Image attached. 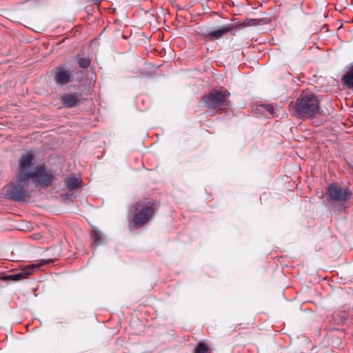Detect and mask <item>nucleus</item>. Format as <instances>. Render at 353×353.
Instances as JSON below:
<instances>
[{
	"mask_svg": "<svg viewBox=\"0 0 353 353\" xmlns=\"http://www.w3.org/2000/svg\"><path fill=\"white\" fill-rule=\"evenodd\" d=\"M159 208L157 202L152 199L143 198L135 202L130 210V224L139 229L149 223Z\"/></svg>",
	"mask_w": 353,
	"mask_h": 353,
	"instance_id": "nucleus-1",
	"label": "nucleus"
},
{
	"mask_svg": "<svg viewBox=\"0 0 353 353\" xmlns=\"http://www.w3.org/2000/svg\"><path fill=\"white\" fill-rule=\"evenodd\" d=\"M319 104L320 101L316 95L303 92L295 101L290 102L289 110L299 119H311L319 112Z\"/></svg>",
	"mask_w": 353,
	"mask_h": 353,
	"instance_id": "nucleus-2",
	"label": "nucleus"
},
{
	"mask_svg": "<svg viewBox=\"0 0 353 353\" xmlns=\"http://www.w3.org/2000/svg\"><path fill=\"white\" fill-rule=\"evenodd\" d=\"M352 196L348 188H343L337 183L330 184L327 188V201L336 211L346 208Z\"/></svg>",
	"mask_w": 353,
	"mask_h": 353,
	"instance_id": "nucleus-3",
	"label": "nucleus"
},
{
	"mask_svg": "<svg viewBox=\"0 0 353 353\" xmlns=\"http://www.w3.org/2000/svg\"><path fill=\"white\" fill-rule=\"evenodd\" d=\"M33 190L24 174H17L16 181L6 187V196L14 201H24Z\"/></svg>",
	"mask_w": 353,
	"mask_h": 353,
	"instance_id": "nucleus-4",
	"label": "nucleus"
},
{
	"mask_svg": "<svg viewBox=\"0 0 353 353\" xmlns=\"http://www.w3.org/2000/svg\"><path fill=\"white\" fill-rule=\"evenodd\" d=\"M230 93L226 90L212 89L208 94L202 97V101L209 109L216 111L225 110L230 106Z\"/></svg>",
	"mask_w": 353,
	"mask_h": 353,
	"instance_id": "nucleus-5",
	"label": "nucleus"
},
{
	"mask_svg": "<svg viewBox=\"0 0 353 353\" xmlns=\"http://www.w3.org/2000/svg\"><path fill=\"white\" fill-rule=\"evenodd\" d=\"M26 176L32 187H37V184L49 187L54 179V176L46 170L44 165L37 166L30 175Z\"/></svg>",
	"mask_w": 353,
	"mask_h": 353,
	"instance_id": "nucleus-6",
	"label": "nucleus"
},
{
	"mask_svg": "<svg viewBox=\"0 0 353 353\" xmlns=\"http://www.w3.org/2000/svg\"><path fill=\"white\" fill-rule=\"evenodd\" d=\"M52 73L54 79L58 85H64L72 81L73 77L70 72L65 70L62 65L54 68Z\"/></svg>",
	"mask_w": 353,
	"mask_h": 353,
	"instance_id": "nucleus-7",
	"label": "nucleus"
},
{
	"mask_svg": "<svg viewBox=\"0 0 353 353\" xmlns=\"http://www.w3.org/2000/svg\"><path fill=\"white\" fill-rule=\"evenodd\" d=\"M82 94L81 92L64 93L61 95L60 101L68 108H74L81 104Z\"/></svg>",
	"mask_w": 353,
	"mask_h": 353,
	"instance_id": "nucleus-8",
	"label": "nucleus"
},
{
	"mask_svg": "<svg viewBox=\"0 0 353 353\" xmlns=\"http://www.w3.org/2000/svg\"><path fill=\"white\" fill-rule=\"evenodd\" d=\"M39 267V264H32L28 266H26L23 269H22L20 272L14 274H11L9 275H6L3 277V280L8 281L11 280L13 281H18L20 280L25 279L28 278L30 274H32L33 270L35 268Z\"/></svg>",
	"mask_w": 353,
	"mask_h": 353,
	"instance_id": "nucleus-9",
	"label": "nucleus"
},
{
	"mask_svg": "<svg viewBox=\"0 0 353 353\" xmlns=\"http://www.w3.org/2000/svg\"><path fill=\"white\" fill-rule=\"evenodd\" d=\"M39 267V264H32L28 266H26L23 269H22L20 272L14 274H11L9 275H6L3 277V280L8 281L11 280L13 281H18L20 280L25 279L28 278L30 274H32L33 270L35 268Z\"/></svg>",
	"mask_w": 353,
	"mask_h": 353,
	"instance_id": "nucleus-10",
	"label": "nucleus"
},
{
	"mask_svg": "<svg viewBox=\"0 0 353 353\" xmlns=\"http://www.w3.org/2000/svg\"><path fill=\"white\" fill-rule=\"evenodd\" d=\"M34 158L32 154L26 153L21 155L19 160V167L17 174H24L25 175H30L32 171L28 169L34 163Z\"/></svg>",
	"mask_w": 353,
	"mask_h": 353,
	"instance_id": "nucleus-11",
	"label": "nucleus"
},
{
	"mask_svg": "<svg viewBox=\"0 0 353 353\" xmlns=\"http://www.w3.org/2000/svg\"><path fill=\"white\" fill-rule=\"evenodd\" d=\"M234 28L233 24H228L227 26L214 31L203 34L205 39L208 40H216L221 38L224 34L231 31Z\"/></svg>",
	"mask_w": 353,
	"mask_h": 353,
	"instance_id": "nucleus-12",
	"label": "nucleus"
},
{
	"mask_svg": "<svg viewBox=\"0 0 353 353\" xmlns=\"http://www.w3.org/2000/svg\"><path fill=\"white\" fill-rule=\"evenodd\" d=\"M341 81L347 88H353V65L342 77Z\"/></svg>",
	"mask_w": 353,
	"mask_h": 353,
	"instance_id": "nucleus-13",
	"label": "nucleus"
},
{
	"mask_svg": "<svg viewBox=\"0 0 353 353\" xmlns=\"http://www.w3.org/2000/svg\"><path fill=\"white\" fill-rule=\"evenodd\" d=\"M91 238L93 240L95 246L100 245L103 243V235L99 231L93 230L91 232Z\"/></svg>",
	"mask_w": 353,
	"mask_h": 353,
	"instance_id": "nucleus-14",
	"label": "nucleus"
},
{
	"mask_svg": "<svg viewBox=\"0 0 353 353\" xmlns=\"http://www.w3.org/2000/svg\"><path fill=\"white\" fill-rule=\"evenodd\" d=\"M65 183L68 190H74L79 187L80 181L76 177H70L66 180Z\"/></svg>",
	"mask_w": 353,
	"mask_h": 353,
	"instance_id": "nucleus-15",
	"label": "nucleus"
},
{
	"mask_svg": "<svg viewBox=\"0 0 353 353\" xmlns=\"http://www.w3.org/2000/svg\"><path fill=\"white\" fill-rule=\"evenodd\" d=\"M194 353H210V350L207 344L199 342L194 350Z\"/></svg>",
	"mask_w": 353,
	"mask_h": 353,
	"instance_id": "nucleus-16",
	"label": "nucleus"
},
{
	"mask_svg": "<svg viewBox=\"0 0 353 353\" xmlns=\"http://www.w3.org/2000/svg\"><path fill=\"white\" fill-rule=\"evenodd\" d=\"M78 64L81 68H88L90 65V59L88 58H81L78 61Z\"/></svg>",
	"mask_w": 353,
	"mask_h": 353,
	"instance_id": "nucleus-17",
	"label": "nucleus"
},
{
	"mask_svg": "<svg viewBox=\"0 0 353 353\" xmlns=\"http://www.w3.org/2000/svg\"><path fill=\"white\" fill-rule=\"evenodd\" d=\"M260 106H261V108H263L267 112H268L270 113V114H271L272 117L276 116V112H275L274 108L272 104L263 103V104H261Z\"/></svg>",
	"mask_w": 353,
	"mask_h": 353,
	"instance_id": "nucleus-18",
	"label": "nucleus"
},
{
	"mask_svg": "<svg viewBox=\"0 0 353 353\" xmlns=\"http://www.w3.org/2000/svg\"><path fill=\"white\" fill-rule=\"evenodd\" d=\"M93 1L95 2V3L99 4L103 0H93Z\"/></svg>",
	"mask_w": 353,
	"mask_h": 353,
	"instance_id": "nucleus-19",
	"label": "nucleus"
}]
</instances>
